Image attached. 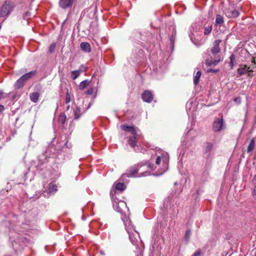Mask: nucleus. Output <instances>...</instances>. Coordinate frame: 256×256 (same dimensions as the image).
Listing matches in <instances>:
<instances>
[{"mask_svg": "<svg viewBox=\"0 0 256 256\" xmlns=\"http://www.w3.org/2000/svg\"><path fill=\"white\" fill-rule=\"evenodd\" d=\"M220 42V40H216L211 49V52L214 57V60H213L211 57L210 58L209 55L207 53L204 54V58H206V64L208 66H214L222 60L220 56H217L220 52V48L219 47Z\"/></svg>", "mask_w": 256, "mask_h": 256, "instance_id": "1", "label": "nucleus"}, {"mask_svg": "<svg viewBox=\"0 0 256 256\" xmlns=\"http://www.w3.org/2000/svg\"><path fill=\"white\" fill-rule=\"evenodd\" d=\"M122 220L124 224L128 234L130 242L134 245H136L138 238L140 237L138 232L133 228V226L131 224V221L130 219L128 218L125 221L124 218H122Z\"/></svg>", "mask_w": 256, "mask_h": 256, "instance_id": "2", "label": "nucleus"}, {"mask_svg": "<svg viewBox=\"0 0 256 256\" xmlns=\"http://www.w3.org/2000/svg\"><path fill=\"white\" fill-rule=\"evenodd\" d=\"M113 206L114 209L120 212L122 214V218H124L125 221L126 219L129 218L128 217L126 216V211L128 212V208L127 207L126 204L124 202L123 200H119L118 202L114 200L113 203Z\"/></svg>", "mask_w": 256, "mask_h": 256, "instance_id": "3", "label": "nucleus"}, {"mask_svg": "<svg viewBox=\"0 0 256 256\" xmlns=\"http://www.w3.org/2000/svg\"><path fill=\"white\" fill-rule=\"evenodd\" d=\"M198 135V132L196 130L190 128L186 132V136L182 142V144L185 146L186 148H189L192 146L194 142V138Z\"/></svg>", "mask_w": 256, "mask_h": 256, "instance_id": "4", "label": "nucleus"}, {"mask_svg": "<svg viewBox=\"0 0 256 256\" xmlns=\"http://www.w3.org/2000/svg\"><path fill=\"white\" fill-rule=\"evenodd\" d=\"M15 4L10 0H6L0 9V18H6L13 10Z\"/></svg>", "mask_w": 256, "mask_h": 256, "instance_id": "5", "label": "nucleus"}, {"mask_svg": "<svg viewBox=\"0 0 256 256\" xmlns=\"http://www.w3.org/2000/svg\"><path fill=\"white\" fill-rule=\"evenodd\" d=\"M36 74V70H32L22 75L15 82L14 86L16 88H22L26 82L31 78L32 76H34Z\"/></svg>", "mask_w": 256, "mask_h": 256, "instance_id": "6", "label": "nucleus"}, {"mask_svg": "<svg viewBox=\"0 0 256 256\" xmlns=\"http://www.w3.org/2000/svg\"><path fill=\"white\" fill-rule=\"evenodd\" d=\"M140 165L138 164L134 166L129 169L126 172V173L123 174L122 175V178H132V177H137V176H146L148 175H150V174L148 172H142L139 176H136V174L139 170Z\"/></svg>", "mask_w": 256, "mask_h": 256, "instance_id": "7", "label": "nucleus"}, {"mask_svg": "<svg viewBox=\"0 0 256 256\" xmlns=\"http://www.w3.org/2000/svg\"><path fill=\"white\" fill-rule=\"evenodd\" d=\"M168 155L167 153L162 154L160 156H158L156 159V164L158 165L160 164L162 162L164 166L166 167L168 162Z\"/></svg>", "mask_w": 256, "mask_h": 256, "instance_id": "8", "label": "nucleus"}, {"mask_svg": "<svg viewBox=\"0 0 256 256\" xmlns=\"http://www.w3.org/2000/svg\"><path fill=\"white\" fill-rule=\"evenodd\" d=\"M224 127L223 121L222 118H216L213 123V130L214 132H219Z\"/></svg>", "mask_w": 256, "mask_h": 256, "instance_id": "9", "label": "nucleus"}, {"mask_svg": "<svg viewBox=\"0 0 256 256\" xmlns=\"http://www.w3.org/2000/svg\"><path fill=\"white\" fill-rule=\"evenodd\" d=\"M225 14L229 18H235L238 16L240 13L238 9L229 8L226 10Z\"/></svg>", "mask_w": 256, "mask_h": 256, "instance_id": "10", "label": "nucleus"}, {"mask_svg": "<svg viewBox=\"0 0 256 256\" xmlns=\"http://www.w3.org/2000/svg\"><path fill=\"white\" fill-rule=\"evenodd\" d=\"M142 97L143 100L146 102H150L154 98L152 94L149 90L144 91L142 94Z\"/></svg>", "mask_w": 256, "mask_h": 256, "instance_id": "11", "label": "nucleus"}, {"mask_svg": "<svg viewBox=\"0 0 256 256\" xmlns=\"http://www.w3.org/2000/svg\"><path fill=\"white\" fill-rule=\"evenodd\" d=\"M248 72H252V70H250V66H248L246 64H240V68L237 70V72L239 76H242Z\"/></svg>", "mask_w": 256, "mask_h": 256, "instance_id": "12", "label": "nucleus"}, {"mask_svg": "<svg viewBox=\"0 0 256 256\" xmlns=\"http://www.w3.org/2000/svg\"><path fill=\"white\" fill-rule=\"evenodd\" d=\"M74 0H60L59 6L60 8L66 9L72 6Z\"/></svg>", "mask_w": 256, "mask_h": 256, "instance_id": "13", "label": "nucleus"}, {"mask_svg": "<svg viewBox=\"0 0 256 256\" xmlns=\"http://www.w3.org/2000/svg\"><path fill=\"white\" fill-rule=\"evenodd\" d=\"M120 127L122 130L130 132L133 136H137L136 131L134 127L125 124L122 125Z\"/></svg>", "mask_w": 256, "mask_h": 256, "instance_id": "14", "label": "nucleus"}, {"mask_svg": "<svg viewBox=\"0 0 256 256\" xmlns=\"http://www.w3.org/2000/svg\"><path fill=\"white\" fill-rule=\"evenodd\" d=\"M80 47L82 50L85 52H90L91 51V48L90 44L88 42H82L80 44Z\"/></svg>", "mask_w": 256, "mask_h": 256, "instance_id": "15", "label": "nucleus"}, {"mask_svg": "<svg viewBox=\"0 0 256 256\" xmlns=\"http://www.w3.org/2000/svg\"><path fill=\"white\" fill-rule=\"evenodd\" d=\"M128 144L132 148H134L136 146L137 138L136 136H132L128 138Z\"/></svg>", "mask_w": 256, "mask_h": 256, "instance_id": "16", "label": "nucleus"}, {"mask_svg": "<svg viewBox=\"0 0 256 256\" xmlns=\"http://www.w3.org/2000/svg\"><path fill=\"white\" fill-rule=\"evenodd\" d=\"M40 96V94L38 92L32 93L30 94V100L34 102H37Z\"/></svg>", "mask_w": 256, "mask_h": 256, "instance_id": "17", "label": "nucleus"}, {"mask_svg": "<svg viewBox=\"0 0 256 256\" xmlns=\"http://www.w3.org/2000/svg\"><path fill=\"white\" fill-rule=\"evenodd\" d=\"M214 144L210 142H206L204 144V151L206 152H208L213 150Z\"/></svg>", "mask_w": 256, "mask_h": 256, "instance_id": "18", "label": "nucleus"}, {"mask_svg": "<svg viewBox=\"0 0 256 256\" xmlns=\"http://www.w3.org/2000/svg\"><path fill=\"white\" fill-rule=\"evenodd\" d=\"M224 21V18L220 14H218L216 16V24L217 25L221 26L223 24Z\"/></svg>", "mask_w": 256, "mask_h": 256, "instance_id": "19", "label": "nucleus"}, {"mask_svg": "<svg viewBox=\"0 0 256 256\" xmlns=\"http://www.w3.org/2000/svg\"><path fill=\"white\" fill-rule=\"evenodd\" d=\"M82 72L81 70H78L74 71H72L71 72V78L73 80L76 79L80 75Z\"/></svg>", "mask_w": 256, "mask_h": 256, "instance_id": "20", "label": "nucleus"}, {"mask_svg": "<svg viewBox=\"0 0 256 256\" xmlns=\"http://www.w3.org/2000/svg\"><path fill=\"white\" fill-rule=\"evenodd\" d=\"M66 117L65 114H60L58 119V123L62 124V127H64V124L66 122Z\"/></svg>", "mask_w": 256, "mask_h": 256, "instance_id": "21", "label": "nucleus"}, {"mask_svg": "<svg viewBox=\"0 0 256 256\" xmlns=\"http://www.w3.org/2000/svg\"><path fill=\"white\" fill-rule=\"evenodd\" d=\"M74 114L75 119H78L80 116V108H76L74 110Z\"/></svg>", "mask_w": 256, "mask_h": 256, "instance_id": "22", "label": "nucleus"}, {"mask_svg": "<svg viewBox=\"0 0 256 256\" xmlns=\"http://www.w3.org/2000/svg\"><path fill=\"white\" fill-rule=\"evenodd\" d=\"M201 76V72L200 71L197 72L194 76V82L195 84H197L199 82V79Z\"/></svg>", "mask_w": 256, "mask_h": 256, "instance_id": "23", "label": "nucleus"}, {"mask_svg": "<svg viewBox=\"0 0 256 256\" xmlns=\"http://www.w3.org/2000/svg\"><path fill=\"white\" fill-rule=\"evenodd\" d=\"M90 84V82L88 80L82 81L80 84V88L83 90L86 88Z\"/></svg>", "mask_w": 256, "mask_h": 256, "instance_id": "24", "label": "nucleus"}, {"mask_svg": "<svg viewBox=\"0 0 256 256\" xmlns=\"http://www.w3.org/2000/svg\"><path fill=\"white\" fill-rule=\"evenodd\" d=\"M254 146H255L254 140L253 139H252L250 140V144L248 146V152H252L254 150Z\"/></svg>", "mask_w": 256, "mask_h": 256, "instance_id": "25", "label": "nucleus"}, {"mask_svg": "<svg viewBox=\"0 0 256 256\" xmlns=\"http://www.w3.org/2000/svg\"><path fill=\"white\" fill-rule=\"evenodd\" d=\"M34 15L32 16L30 12H26L22 14V18L24 19L28 20L32 16H34Z\"/></svg>", "mask_w": 256, "mask_h": 256, "instance_id": "26", "label": "nucleus"}, {"mask_svg": "<svg viewBox=\"0 0 256 256\" xmlns=\"http://www.w3.org/2000/svg\"><path fill=\"white\" fill-rule=\"evenodd\" d=\"M116 188L120 191H122L125 189V186L123 183L119 182L116 184Z\"/></svg>", "mask_w": 256, "mask_h": 256, "instance_id": "27", "label": "nucleus"}, {"mask_svg": "<svg viewBox=\"0 0 256 256\" xmlns=\"http://www.w3.org/2000/svg\"><path fill=\"white\" fill-rule=\"evenodd\" d=\"M50 192H56L57 190L56 186L53 184H50L48 187Z\"/></svg>", "mask_w": 256, "mask_h": 256, "instance_id": "28", "label": "nucleus"}, {"mask_svg": "<svg viewBox=\"0 0 256 256\" xmlns=\"http://www.w3.org/2000/svg\"><path fill=\"white\" fill-rule=\"evenodd\" d=\"M191 234L192 232L190 230H188L186 231L184 238L187 242L189 241Z\"/></svg>", "mask_w": 256, "mask_h": 256, "instance_id": "29", "label": "nucleus"}, {"mask_svg": "<svg viewBox=\"0 0 256 256\" xmlns=\"http://www.w3.org/2000/svg\"><path fill=\"white\" fill-rule=\"evenodd\" d=\"M212 30V26H206L204 29V34L205 35H208L210 34Z\"/></svg>", "mask_w": 256, "mask_h": 256, "instance_id": "30", "label": "nucleus"}, {"mask_svg": "<svg viewBox=\"0 0 256 256\" xmlns=\"http://www.w3.org/2000/svg\"><path fill=\"white\" fill-rule=\"evenodd\" d=\"M71 101V96L70 94L67 92L66 96V103L68 104Z\"/></svg>", "mask_w": 256, "mask_h": 256, "instance_id": "31", "label": "nucleus"}, {"mask_svg": "<svg viewBox=\"0 0 256 256\" xmlns=\"http://www.w3.org/2000/svg\"><path fill=\"white\" fill-rule=\"evenodd\" d=\"M94 92V88H90L88 90L86 93L88 95H92Z\"/></svg>", "mask_w": 256, "mask_h": 256, "instance_id": "32", "label": "nucleus"}, {"mask_svg": "<svg viewBox=\"0 0 256 256\" xmlns=\"http://www.w3.org/2000/svg\"><path fill=\"white\" fill-rule=\"evenodd\" d=\"M55 47H56V44H52L50 48H49V51L50 52H54V48H55Z\"/></svg>", "mask_w": 256, "mask_h": 256, "instance_id": "33", "label": "nucleus"}, {"mask_svg": "<svg viewBox=\"0 0 256 256\" xmlns=\"http://www.w3.org/2000/svg\"><path fill=\"white\" fill-rule=\"evenodd\" d=\"M252 196L254 199L256 200V185L254 187L252 192Z\"/></svg>", "mask_w": 256, "mask_h": 256, "instance_id": "34", "label": "nucleus"}, {"mask_svg": "<svg viewBox=\"0 0 256 256\" xmlns=\"http://www.w3.org/2000/svg\"><path fill=\"white\" fill-rule=\"evenodd\" d=\"M234 101L238 104H240L241 102V98L240 97H237L234 99Z\"/></svg>", "mask_w": 256, "mask_h": 256, "instance_id": "35", "label": "nucleus"}, {"mask_svg": "<svg viewBox=\"0 0 256 256\" xmlns=\"http://www.w3.org/2000/svg\"><path fill=\"white\" fill-rule=\"evenodd\" d=\"M218 71V70H214V69H212V68H210L207 70L208 72H216Z\"/></svg>", "mask_w": 256, "mask_h": 256, "instance_id": "36", "label": "nucleus"}, {"mask_svg": "<svg viewBox=\"0 0 256 256\" xmlns=\"http://www.w3.org/2000/svg\"><path fill=\"white\" fill-rule=\"evenodd\" d=\"M234 54H232L230 57V62H234Z\"/></svg>", "mask_w": 256, "mask_h": 256, "instance_id": "37", "label": "nucleus"}, {"mask_svg": "<svg viewBox=\"0 0 256 256\" xmlns=\"http://www.w3.org/2000/svg\"><path fill=\"white\" fill-rule=\"evenodd\" d=\"M229 66L231 69H232L234 67V62H230Z\"/></svg>", "mask_w": 256, "mask_h": 256, "instance_id": "38", "label": "nucleus"}, {"mask_svg": "<svg viewBox=\"0 0 256 256\" xmlns=\"http://www.w3.org/2000/svg\"><path fill=\"white\" fill-rule=\"evenodd\" d=\"M200 251H198L194 253L192 256H200Z\"/></svg>", "mask_w": 256, "mask_h": 256, "instance_id": "39", "label": "nucleus"}, {"mask_svg": "<svg viewBox=\"0 0 256 256\" xmlns=\"http://www.w3.org/2000/svg\"><path fill=\"white\" fill-rule=\"evenodd\" d=\"M148 168H150V169H152V170H154V168L153 165L150 164H148Z\"/></svg>", "mask_w": 256, "mask_h": 256, "instance_id": "40", "label": "nucleus"}, {"mask_svg": "<svg viewBox=\"0 0 256 256\" xmlns=\"http://www.w3.org/2000/svg\"><path fill=\"white\" fill-rule=\"evenodd\" d=\"M197 26V25L196 24H194L192 26V27H191V28L190 30V32H191V34H193L192 32V28H194V27H196Z\"/></svg>", "mask_w": 256, "mask_h": 256, "instance_id": "41", "label": "nucleus"}, {"mask_svg": "<svg viewBox=\"0 0 256 256\" xmlns=\"http://www.w3.org/2000/svg\"><path fill=\"white\" fill-rule=\"evenodd\" d=\"M80 70H82V71H85V70H86V68L84 66H80Z\"/></svg>", "mask_w": 256, "mask_h": 256, "instance_id": "42", "label": "nucleus"}, {"mask_svg": "<svg viewBox=\"0 0 256 256\" xmlns=\"http://www.w3.org/2000/svg\"><path fill=\"white\" fill-rule=\"evenodd\" d=\"M4 110V107L2 105H0V112H2Z\"/></svg>", "mask_w": 256, "mask_h": 256, "instance_id": "43", "label": "nucleus"}, {"mask_svg": "<svg viewBox=\"0 0 256 256\" xmlns=\"http://www.w3.org/2000/svg\"><path fill=\"white\" fill-rule=\"evenodd\" d=\"M252 62L254 64H256V60H255V58H252Z\"/></svg>", "mask_w": 256, "mask_h": 256, "instance_id": "44", "label": "nucleus"}, {"mask_svg": "<svg viewBox=\"0 0 256 256\" xmlns=\"http://www.w3.org/2000/svg\"><path fill=\"white\" fill-rule=\"evenodd\" d=\"M69 108H70V106H67V109L68 110V109H69Z\"/></svg>", "mask_w": 256, "mask_h": 256, "instance_id": "45", "label": "nucleus"}, {"mask_svg": "<svg viewBox=\"0 0 256 256\" xmlns=\"http://www.w3.org/2000/svg\"><path fill=\"white\" fill-rule=\"evenodd\" d=\"M254 121H255V123H256V118H255Z\"/></svg>", "mask_w": 256, "mask_h": 256, "instance_id": "46", "label": "nucleus"}, {"mask_svg": "<svg viewBox=\"0 0 256 256\" xmlns=\"http://www.w3.org/2000/svg\"><path fill=\"white\" fill-rule=\"evenodd\" d=\"M254 178L256 179V175L254 176Z\"/></svg>", "mask_w": 256, "mask_h": 256, "instance_id": "47", "label": "nucleus"}, {"mask_svg": "<svg viewBox=\"0 0 256 256\" xmlns=\"http://www.w3.org/2000/svg\"><path fill=\"white\" fill-rule=\"evenodd\" d=\"M254 256H256V253H255Z\"/></svg>", "mask_w": 256, "mask_h": 256, "instance_id": "48", "label": "nucleus"}]
</instances>
